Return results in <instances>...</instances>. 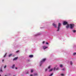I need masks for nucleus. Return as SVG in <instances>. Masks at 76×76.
Here are the masks:
<instances>
[{"instance_id": "nucleus-1", "label": "nucleus", "mask_w": 76, "mask_h": 76, "mask_svg": "<svg viewBox=\"0 0 76 76\" xmlns=\"http://www.w3.org/2000/svg\"><path fill=\"white\" fill-rule=\"evenodd\" d=\"M45 60H46V58H43L42 60L40 63V66H41V64L42 63H43V62H44V61H45Z\"/></svg>"}, {"instance_id": "nucleus-2", "label": "nucleus", "mask_w": 76, "mask_h": 76, "mask_svg": "<svg viewBox=\"0 0 76 76\" xmlns=\"http://www.w3.org/2000/svg\"><path fill=\"white\" fill-rule=\"evenodd\" d=\"M61 26V23H58V29L57 30V31H59V30H60V26Z\"/></svg>"}, {"instance_id": "nucleus-3", "label": "nucleus", "mask_w": 76, "mask_h": 76, "mask_svg": "<svg viewBox=\"0 0 76 76\" xmlns=\"http://www.w3.org/2000/svg\"><path fill=\"white\" fill-rule=\"evenodd\" d=\"M70 28L71 29H73V26H74V25L73 24H70Z\"/></svg>"}, {"instance_id": "nucleus-4", "label": "nucleus", "mask_w": 76, "mask_h": 76, "mask_svg": "<svg viewBox=\"0 0 76 76\" xmlns=\"http://www.w3.org/2000/svg\"><path fill=\"white\" fill-rule=\"evenodd\" d=\"M68 24L67 22L66 21H64L63 23V25H67Z\"/></svg>"}, {"instance_id": "nucleus-5", "label": "nucleus", "mask_w": 76, "mask_h": 76, "mask_svg": "<svg viewBox=\"0 0 76 76\" xmlns=\"http://www.w3.org/2000/svg\"><path fill=\"white\" fill-rule=\"evenodd\" d=\"M48 48V47H46L45 46H43V50H45V49H46V48Z\"/></svg>"}, {"instance_id": "nucleus-6", "label": "nucleus", "mask_w": 76, "mask_h": 76, "mask_svg": "<svg viewBox=\"0 0 76 76\" xmlns=\"http://www.w3.org/2000/svg\"><path fill=\"white\" fill-rule=\"evenodd\" d=\"M53 25L55 27L57 28V25H56V24H55L54 23H53Z\"/></svg>"}, {"instance_id": "nucleus-7", "label": "nucleus", "mask_w": 76, "mask_h": 76, "mask_svg": "<svg viewBox=\"0 0 76 76\" xmlns=\"http://www.w3.org/2000/svg\"><path fill=\"white\" fill-rule=\"evenodd\" d=\"M41 34L40 33H38V34H37L34 35V36L35 37H37V36H38V35H41Z\"/></svg>"}, {"instance_id": "nucleus-8", "label": "nucleus", "mask_w": 76, "mask_h": 76, "mask_svg": "<svg viewBox=\"0 0 76 76\" xmlns=\"http://www.w3.org/2000/svg\"><path fill=\"white\" fill-rule=\"evenodd\" d=\"M67 26H66V28L67 29H68L69 28V25L68 24H67Z\"/></svg>"}, {"instance_id": "nucleus-9", "label": "nucleus", "mask_w": 76, "mask_h": 76, "mask_svg": "<svg viewBox=\"0 0 76 76\" xmlns=\"http://www.w3.org/2000/svg\"><path fill=\"white\" fill-rule=\"evenodd\" d=\"M18 57H16L15 58H14V59H13V61H15V60H17V59H18Z\"/></svg>"}, {"instance_id": "nucleus-10", "label": "nucleus", "mask_w": 76, "mask_h": 76, "mask_svg": "<svg viewBox=\"0 0 76 76\" xmlns=\"http://www.w3.org/2000/svg\"><path fill=\"white\" fill-rule=\"evenodd\" d=\"M29 57H30V58H32V57H33V55H29Z\"/></svg>"}, {"instance_id": "nucleus-11", "label": "nucleus", "mask_w": 76, "mask_h": 76, "mask_svg": "<svg viewBox=\"0 0 76 76\" xmlns=\"http://www.w3.org/2000/svg\"><path fill=\"white\" fill-rule=\"evenodd\" d=\"M37 75H38V74L37 73H34V76H37Z\"/></svg>"}, {"instance_id": "nucleus-12", "label": "nucleus", "mask_w": 76, "mask_h": 76, "mask_svg": "<svg viewBox=\"0 0 76 76\" xmlns=\"http://www.w3.org/2000/svg\"><path fill=\"white\" fill-rule=\"evenodd\" d=\"M15 64H14V65L12 66V69H14V67H15Z\"/></svg>"}, {"instance_id": "nucleus-13", "label": "nucleus", "mask_w": 76, "mask_h": 76, "mask_svg": "<svg viewBox=\"0 0 76 76\" xmlns=\"http://www.w3.org/2000/svg\"><path fill=\"white\" fill-rule=\"evenodd\" d=\"M53 70V69H51L49 70V72H51Z\"/></svg>"}, {"instance_id": "nucleus-14", "label": "nucleus", "mask_w": 76, "mask_h": 76, "mask_svg": "<svg viewBox=\"0 0 76 76\" xmlns=\"http://www.w3.org/2000/svg\"><path fill=\"white\" fill-rule=\"evenodd\" d=\"M70 64L71 65H72L73 64V63H72V61H70Z\"/></svg>"}, {"instance_id": "nucleus-15", "label": "nucleus", "mask_w": 76, "mask_h": 76, "mask_svg": "<svg viewBox=\"0 0 76 76\" xmlns=\"http://www.w3.org/2000/svg\"><path fill=\"white\" fill-rule=\"evenodd\" d=\"M12 54H10L9 56V57H11V56H12Z\"/></svg>"}, {"instance_id": "nucleus-16", "label": "nucleus", "mask_w": 76, "mask_h": 76, "mask_svg": "<svg viewBox=\"0 0 76 76\" xmlns=\"http://www.w3.org/2000/svg\"><path fill=\"white\" fill-rule=\"evenodd\" d=\"M60 67H63V65H60Z\"/></svg>"}, {"instance_id": "nucleus-17", "label": "nucleus", "mask_w": 76, "mask_h": 76, "mask_svg": "<svg viewBox=\"0 0 76 76\" xmlns=\"http://www.w3.org/2000/svg\"><path fill=\"white\" fill-rule=\"evenodd\" d=\"M53 73H52V74H51L49 76H53Z\"/></svg>"}, {"instance_id": "nucleus-18", "label": "nucleus", "mask_w": 76, "mask_h": 76, "mask_svg": "<svg viewBox=\"0 0 76 76\" xmlns=\"http://www.w3.org/2000/svg\"><path fill=\"white\" fill-rule=\"evenodd\" d=\"M73 31L74 33H75L76 32V30H73Z\"/></svg>"}, {"instance_id": "nucleus-19", "label": "nucleus", "mask_w": 76, "mask_h": 76, "mask_svg": "<svg viewBox=\"0 0 76 76\" xmlns=\"http://www.w3.org/2000/svg\"><path fill=\"white\" fill-rule=\"evenodd\" d=\"M6 67H7V66L5 65V66L4 67V69H6Z\"/></svg>"}, {"instance_id": "nucleus-20", "label": "nucleus", "mask_w": 76, "mask_h": 76, "mask_svg": "<svg viewBox=\"0 0 76 76\" xmlns=\"http://www.w3.org/2000/svg\"><path fill=\"white\" fill-rule=\"evenodd\" d=\"M6 54H6V53L5 54V55L4 56V57H6Z\"/></svg>"}, {"instance_id": "nucleus-21", "label": "nucleus", "mask_w": 76, "mask_h": 76, "mask_svg": "<svg viewBox=\"0 0 76 76\" xmlns=\"http://www.w3.org/2000/svg\"><path fill=\"white\" fill-rule=\"evenodd\" d=\"M51 67V66H49V67H48V69H50V67Z\"/></svg>"}, {"instance_id": "nucleus-22", "label": "nucleus", "mask_w": 76, "mask_h": 76, "mask_svg": "<svg viewBox=\"0 0 76 76\" xmlns=\"http://www.w3.org/2000/svg\"><path fill=\"white\" fill-rule=\"evenodd\" d=\"M61 76H64V74H61Z\"/></svg>"}, {"instance_id": "nucleus-23", "label": "nucleus", "mask_w": 76, "mask_h": 76, "mask_svg": "<svg viewBox=\"0 0 76 76\" xmlns=\"http://www.w3.org/2000/svg\"><path fill=\"white\" fill-rule=\"evenodd\" d=\"M76 55V53H73V55Z\"/></svg>"}, {"instance_id": "nucleus-24", "label": "nucleus", "mask_w": 76, "mask_h": 76, "mask_svg": "<svg viewBox=\"0 0 76 76\" xmlns=\"http://www.w3.org/2000/svg\"><path fill=\"white\" fill-rule=\"evenodd\" d=\"M33 72V70H31V73H32Z\"/></svg>"}, {"instance_id": "nucleus-25", "label": "nucleus", "mask_w": 76, "mask_h": 76, "mask_svg": "<svg viewBox=\"0 0 76 76\" xmlns=\"http://www.w3.org/2000/svg\"><path fill=\"white\" fill-rule=\"evenodd\" d=\"M53 70H56V67H54L53 69Z\"/></svg>"}, {"instance_id": "nucleus-26", "label": "nucleus", "mask_w": 76, "mask_h": 76, "mask_svg": "<svg viewBox=\"0 0 76 76\" xmlns=\"http://www.w3.org/2000/svg\"><path fill=\"white\" fill-rule=\"evenodd\" d=\"M44 43H45V41H44L42 43L43 44H44Z\"/></svg>"}, {"instance_id": "nucleus-27", "label": "nucleus", "mask_w": 76, "mask_h": 76, "mask_svg": "<svg viewBox=\"0 0 76 76\" xmlns=\"http://www.w3.org/2000/svg\"><path fill=\"white\" fill-rule=\"evenodd\" d=\"M56 70H58V68H57L56 69Z\"/></svg>"}, {"instance_id": "nucleus-28", "label": "nucleus", "mask_w": 76, "mask_h": 76, "mask_svg": "<svg viewBox=\"0 0 76 76\" xmlns=\"http://www.w3.org/2000/svg\"><path fill=\"white\" fill-rule=\"evenodd\" d=\"M18 52H19V50L16 51V53H18Z\"/></svg>"}, {"instance_id": "nucleus-29", "label": "nucleus", "mask_w": 76, "mask_h": 76, "mask_svg": "<svg viewBox=\"0 0 76 76\" xmlns=\"http://www.w3.org/2000/svg\"><path fill=\"white\" fill-rule=\"evenodd\" d=\"M45 71L46 72V71H47V69H46Z\"/></svg>"}, {"instance_id": "nucleus-30", "label": "nucleus", "mask_w": 76, "mask_h": 76, "mask_svg": "<svg viewBox=\"0 0 76 76\" xmlns=\"http://www.w3.org/2000/svg\"><path fill=\"white\" fill-rule=\"evenodd\" d=\"M46 44H48V42H47L46 43Z\"/></svg>"}, {"instance_id": "nucleus-31", "label": "nucleus", "mask_w": 76, "mask_h": 76, "mask_svg": "<svg viewBox=\"0 0 76 76\" xmlns=\"http://www.w3.org/2000/svg\"><path fill=\"white\" fill-rule=\"evenodd\" d=\"M30 76H33V75H31Z\"/></svg>"}, {"instance_id": "nucleus-32", "label": "nucleus", "mask_w": 76, "mask_h": 76, "mask_svg": "<svg viewBox=\"0 0 76 76\" xmlns=\"http://www.w3.org/2000/svg\"><path fill=\"white\" fill-rule=\"evenodd\" d=\"M15 69H18V68L17 67L15 68Z\"/></svg>"}, {"instance_id": "nucleus-33", "label": "nucleus", "mask_w": 76, "mask_h": 76, "mask_svg": "<svg viewBox=\"0 0 76 76\" xmlns=\"http://www.w3.org/2000/svg\"><path fill=\"white\" fill-rule=\"evenodd\" d=\"M0 71H1V72H2V70L1 69Z\"/></svg>"}, {"instance_id": "nucleus-34", "label": "nucleus", "mask_w": 76, "mask_h": 76, "mask_svg": "<svg viewBox=\"0 0 76 76\" xmlns=\"http://www.w3.org/2000/svg\"><path fill=\"white\" fill-rule=\"evenodd\" d=\"M3 61H4V60H2V62H3Z\"/></svg>"}, {"instance_id": "nucleus-35", "label": "nucleus", "mask_w": 76, "mask_h": 76, "mask_svg": "<svg viewBox=\"0 0 76 76\" xmlns=\"http://www.w3.org/2000/svg\"><path fill=\"white\" fill-rule=\"evenodd\" d=\"M62 70H64V69L63 68V69H62Z\"/></svg>"}, {"instance_id": "nucleus-36", "label": "nucleus", "mask_w": 76, "mask_h": 76, "mask_svg": "<svg viewBox=\"0 0 76 76\" xmlns=\"http://www.w3.org/2000/svg\"><path fill=\"white\" fill-rule=\"evenodd\" d=\"M27 74H28V72L27 73Z\"/></svg>"}, {"instance_id": "nucleus-37", "label": "nucleus", "mask_w": 76, "mask_h": 76, "mask_svg": "<svg viewBox=\"0 0 76 76\" xmlns=\"http://www.w3.org/2000/svg\"><path fill=\"white\" fill-rule=\"evenodd\" d=\"M1 76L0 75V76Z\"/></svg>"}]
</instances>
